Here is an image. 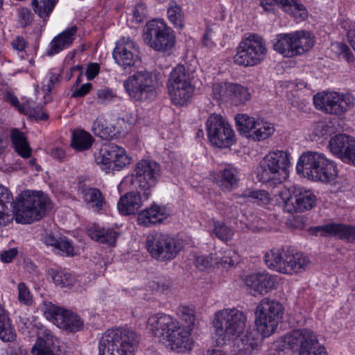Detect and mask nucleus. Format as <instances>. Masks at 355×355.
Returning a JSON list of instances; mask_svg holds the SVG:
<instances>
[{
  "label": "nucleus",
  "mask_w": 355,
  "mask_h": 355,
  "mask_svg": "<svg viewBox=\"0 0 355 355\" xmlns=\"http://www.w3.org/2000/svg\"><path fill=\"white\" fill-rule=\"evenodd\" d=\"M235 120L240 134L250 139L248 135H252L254 132V128L259 121H255L254 118L243 114H237Z\"/></svg>",
  "instance_id": "42"
},
{
  "label": "nucleus",
  "mask_w": 355,
  "mask_h": 355,
  "mask_svg": "<svg viewBox=\"0 0 355 355\" xmlns=\"http://www.w3.org/2000/svg\"><path fill=\"white\" fill-rule=\"evenodd\" d=\"M19 253L17 248H12L8 250H3L0 253V260L4 263L12 262Z\"/></svg>",
  "instance_id": "58"
},
{
  "label": "nucleus",
  "mask_w": 355,
  "mask_h": 355,
  "mask_svg": "<svg viewBox=\"0 0 355 355\" xmlns=\"http://www.w3.org/2000/svg\"><path fill=\"white\" fill-rule=\"evenodd\" d=\"M146 248L152 257L160 260H171L182 250V245L171 235L153 232L146 239Z\"/></svg>",
  "instance_id": "13"
},
{
  "label": "nucleus",
  "mask_w": 355,
  "mask_h": 355,
  "mask_svg": "<svg viewBox=\"0 0 355 355\" xmlns=\"http://www.w3.org/2000/svg\"><path fill=\"white\" fill-rule=\"evenodd\" d=\"M206 129L209 141L218 148L230 147L235 141L233 129L220 115H210L206 122Z\"/></svg>",
  "instance_id": "17"
},
{
  "label": "nucleus",
  "mask_w": 355,
  "mask_h": 355,
  "mask_svg": "<svg viewBox=\"0 0 355 355\" xmlns=\"http://www.w3.org/2000/svg\"><path fill=\"white\" fill-rule=\"evenodd\" d=\"M53 282L61 287L70 286L73 285L74 279L69 273L62 271H57L54 269H50L48 271Z\"/></svg>",
  "instance_id": "51"
},
{
  "label": "nucleus",
  "mask_w": 355,
  "mask_h": 355,
  "mask_svg": "<svg viewBox=\"0 0 355 355\" xmlns=\"http://www.w3.org/2000/svg\"><path fill=\"white\" fill-rule=\"evenodd\" d=\"M167 15L169 21L178 29H182L184 24V14L179 6H171L168 8Z\"/></svg>",
  "instance_id": "49"
},
{
  "label": "nucleus",
  "mask_w": 355,
  "mask_h": 355,
  "mask_svg": "<svg viewBox=\"0 0 355 355\" xmlns=\"http://www.w3.org/2000/svg\"><path fill=\"white\" fill-rule=\"evenodd\" d=\"M88 235L92 239L109 245H114L119 236L112 229H105L96 225L88 230Z\"/></svg>",
  "instance_id": "32"
},
{
  "label": "nucleus",
  "mask_w": 355,
  "mask_h": 355,
  "mask_svg": "<svg viewBox=\"0 0 355 355\" xmlns=\"http://www.w3.org/2000/svg\"><path fill=\"white\" fill-rule=\"evenodd\" d=\"M147 328L173 351L184 353L192 348L191 328L187 329L170 315L159 313L150 316Z\"/></svg>",
  "instance_id": "1"
},
{
  "label": "nucleus",
  "mask_w": 355,
  "mask_h": 355,
  "mask_svg": "<svg viewBox=\"0 0 355 355\" xmlns=\"http://www.w3.org/2000/svg\"><path fill=\"white\" fill-rule=\"evenodd\" d=\"M176 313L187 324L185 327L187 329L191 328L192 331L196 321L195 309L187 306H180L176 310Z\"/></svg>",
  "instance_id": "50"
},
{
  "label": "nucleus",
  "mask_w": 355,
  "mask_h": 355,
  "mask_svg": "<svg viewBox=\"0 0 355 355\" xmlns=\"http://www.w3.org/2000/svg\"><path fill=\"white\" fill-rule=\"evenodd\" d=\"M267 267L279 273L293 275L306 270L310 261L301 253H294L288 249L273 248L266 252L263 257Z\"/></svg>",
  "instance_id": "6"
},
{
  "label": "nucleus",
  "mask_w": 355,
  "mask_h": 355,
  "mask_svg": "<svg viewBox=\"0 0 355 355\" xmlns=\"http://www.w3.org/2000/svg\"><path fill=\"white\" fill-rule=\"evenodd\" d=\"M168 216L169 213L164 207L153 205L139 214L137 220L139 224L148 227L162 223Z\"/></svg>",
  "instance_id": "26"
},
{
  "label": "nucleus",
  "mask_w": 355,
  "mask_h": 355,
  "mask_svg": "<svg viewBox=\"0 0 355 355\" xmlns=\"http://www.w3.org/2000/svg\"><path fill=\"white\" fill-rule=\"evenodd\" d=\"M139 342V335L132 329H109L99 341V355H135Z\"/></svg>",
  "instance_id": "4"
},
{
  "label": "nucleus",
  "mask_w": 355,
  "mask_h": 355,
  "mask_svg": "<svg viewBox=\"0 0 355 355\" xmlns=\"http://www.w3.org/2000/svg\"><path fill=\"white\" fill-rule=\"evenodd\" d=\"M284 210L293 214L309 210L315 206V196L310 190L293 187L282 193Z\"/></svg>",
  "instance_id": "18"
},
{
  "label": "nucleus",
  "mask_w": 355,
  "mask_h": 355,
  "mask_svg": "<svg viewBox=\"0 0 355 355\" xmlns=\"http://www.w3.org/2000/svg\"><path fill=\"white\" fill-rule=\"evenodd\" d=\"M221 187L227 191H230L237 186L239 178L238 172L233 168H225L220 172Z\"/></svg>",
  "instance_id": "45"
},
{
  "label": "nucleus",
  "mask_w": 355,
  "mask_h": 355,
  "mask_svg": "<svg viewBox=\"0 0 355 355\" xmlns=\"http://www.w3.org/2000/svg\"><path fill=\"white\" fill-rule=\"evenodd\" d=\"M296 170L298 174L314 181L329 182L338 175L336 163L324 154L315 151H306L299 157Z\"/></svg>",
  "instance_id": "2"
},
{
  "label": "nucleus",
  "mask_w": 355,
  "mask_h": 355,
  "mask_svg": "<svg viewBox=\"0 0 355 355\" xmlns=\"http://www.w3.org/2000/svg\"><path fill=\"white\" fill-rule=\"evenodd\" d=\"M18 22L19 25L25 28L29 26L33 18V15L30 9L27 8H21L17 11Z\"/></svg>",
  "instance_id": "55"
},
{
  "label": "nucleus",
  "mask_w": 355,
  "mask_h": 355,
  "mask_svg": "<svg viewBox=\"0 0 355 355\" xmlns=\"http://www.w3.org/2000/svg\"><path fill=\"white\" fill-rule=\"evenodd\" d=\"M294 46L296 55L309 51L315 43L313 36L307 31H300L293 32Z\"/></svg>",
  "instance_id": "34"
},
{
  "label": "nucleus",
  "mask_w": 355,
  "mask_h": 355,
  "mask_svg": "<svg viewBox=\"0 0 355 355\" xmlns=\"http://www.w3.org/2000/svg\"><path fill=\"white\" fill-rule=\"evenodd\" d=\"M329 147L334 155L347 163L355 148V138L344 134L337 135L330 139Z\"/></svg>",
  "instance_id": "24"
},
{
  "label": "nucleus",
  "mask_w": 355,
  "mask_h": 355,
  "mask_svg": "<svg viewBox=\"0 0 355 355\" xmlns=\"http://www.w3.org/2000/svg\"><path fill=\"white\" fill-rule=\"evenodd\" d=\"M283 310L282 305L275 300L265 297L259 302L255 312V324L257 331L263 337H268L274 333Z\"/></svg>",
  "instance_id": "9"
},
{
  "label": "nucleus",
  "mask_w": 355,
  "mask_h": 355,
  "mask_svg": "<svg viewBox=\"0 0 355 355\" xmlns=\"http://www.w3.org/2000/svg\"><path fill=\"white\" fill-rule=\"evenodd\" d=\"M99 65L96 63L90 64L86 71V76L88 80L94 79L99 72Z\"/></svg>",
  "instance_id": "62"
},
{
  "label": "nucleus",
  "mask_w": 355,
  "mask_h": 355,
  "mask_svg": "<svg viewBox=\"0 0 355 355\" xmlns=\"http://www.w3.org/2000/svg\"><path fill=\"white\" fill-rule=\"evenodd\" d=\"M85 202L96 211L102 209L105 202L101 192L96 188L84 187L81 190Z\"/></svg>",
  "instance_id": "35"
},
{
  "label": "nucleus",
  "mask_w": 355,
  "mask_h": 355,
  "mask_svg": "<svg viewBox=\"0 0 355 355\" xmlns=\"http://www.w3.org/2000/svg\"><path fill=\"white\" fill-rule=\"evenodd\" d=\"M294 40L293 33L278 34L273 40V49L284 57L295 56Z\"/></svg>",
  "instance_id": "29"
},
{
  "label": "nucleus",
  "mask_w": 355,
  "mask_h": 355,
  "mask_svg": "<svg viewBox=\"0 0 355 355\" xmlns=\"http://www.w3.org/2000/svg\"><path fill=\"white\" fill-rule=\"evenodd\" d=\"M94 142L92 136L83 130L73 132L71 146L79 151L88 150Z\"/></svg>",
  "instance_id": "40"
},
{
  "label": "nucleus",
  "mask_w": 355,
  "mask_h": 355,
  "mask_svg": "<svg viewBox=\"0 0 355 355\" xmlns=\"http://www.w3.org/2000/svg\"><path fill=\"white\" fill-rule=\"evenodd\" d=\"M313 103L318 110L327 114L338 116L354 107V98L348 93L324 92L314 96Z\"/></svg>",
  "instance_id": "15"
},
{
  "label": "nucleus",
  "mask_w": 355,
  "mask_h": 355,
  "mask_svg": "<svg viewBox=\"0 0 355 355\" xmlns=\"http://www.w3.org/2000/svg\"><path fill=\"white\" fill-rule=\"evenodd\" d=\"M91 88H92L91 83H87V84L82 85L80 88L77 89L76 91H74L73 92L72 97H73V98L83 97L90 91Z\"/></svg>",
  "instance_id": "61"
},
{
  "label": "nucleus",
  "mask_w": 355,
  "mask_h": 355,
  "mask_svg": "<svg viewBox=\"0 0 355 355\" xmlns=\"http://www.w3.org/2000/svg\"><path fill=\"white\" fill-rule=\"evenodd\" d=\"M255 331H247L246 333L236 340L235 347L239 355H250L257 348L259 338Z\"/></svg>",
  "instance_id": "31"
},
{
  "label": "nucleus",
  "mask_w": 355,
  "mask_h": 355,
  "mask_svg": "<svg viewBox=\"0 0 355 355\" xmlns=\"http://www.w3.org/2000/svg\"><path fill=\"white\" fill-rule=\"evenodd\" d=\"M15 204L9 190L0 185V226H6L14 219Z\"/></svg>",
  "instance_id": "27"
},
{
  "label": "nucleus",
  "mask_w": 355,
  "mask_h": 355,
  "mask_svg": "<svg viewBox=\"0 0 355 355\" xmlns=\"http://www.w3.org/2000/svg\"><path fill=\"white\" fill-rule=\"evenodd\" d=\"M44 314L46 319L57 327L70 332L78 331L84 325L83 320L78 314L55 306L51 303L45 304Z\"/></svg>",
  "instance_id": "19"
},
{
  "label": "nucleus",
  "mask_w": 355,
  "mask_h": 355,
  "mask_svg": "<svg viewBox=\"0 0 355 355\" xmlns=\"http://www.w3.org/2000/svg\"><path fill=\"white\" fill-rule=\"evenodd\" d=\"M230 85V83L226 82L214 83L211 92L213 98L218 101H228Z\"/></svg>",
  "instance_id": "52"
},
{
  "label": "nucleus",
  "mask_w": 355,
  "mask_h": 355,
  "mask_svg": "<svg viewBox=\"0 0 355 355\" xmlns=\"http://www.w3.org/2000/svg\"><path fill=\"white\" fill-rule=\"evenodd\" d=\"M161 175L160 165L150 159H141L133 167L131 184L144 192L146 200L151 195L150 189L157 183Z\"/></svg>",
  "instance_id": "10"
},
{
  "label": "nucleus",
  "mask_w": 355,
  "mask_h": 355,
  "mask_svg": "<svg viewBox=\"0 0 355 355\" xmlns=\"http://www.w3.org/2000/svg\"><path fill=\"white\" fill-rule=\"evenodd\" d=\"M267 51L264 39L259 35L251 34L240 42L234 61L240 65L254 66L264 60Z\"/></svg>",
  "instance_id": "12"
},
{
  "label": "nucleus",
  "mask_w": 355,
  "mask_h": 355,
  "mask_svg": "<svg viewBox=\"0 0 355 355\" xmlns=\"http://www.w3.org/2000/svg\"><path fill=\"white\" fill-rule=\"evenodd\" d=\"M146 15V6L144 4H137L133 10V18L136 22L143 21Z\"/></svg>",
  "instance_id": "59"
},
{
  "label": "nucleus",
  "mask_w": 355,
  "mask_h": 355,
  "mask_svg": "<svg viewBox=\"0 0 355 355\" xmlns=\"http://www.w3.org/2000/svg\"><path fill=\"white\" fill-rule=\"evenodd\" d=\"M348 42L355 51V23H350L347 32Z\"/></svg>",
  "instance_id": "63"
},
{
  "label": "nucleus",
  "mask_w": 355,
  "mask_h": 355,
  "mask_svg": "<svg viewBox=\"0 0 355 355\" xmlns=\"http://www.w3.org/2000/svg\"><path fill=\"white\" fill-rule=\"evenodd\" d=\"M43 241L46 245L55 248L63 254L73 256L74 254V248L66 237L56 238L51 234H46L43 237Z\"/></svg>",
  "instance_id": "33"
},
{
  "label": "nucleus",
  "mask_w": 355,
  "mask_h": 355,
  "mask_svg": "<svg viewBox=\"0 0 355 355\" xmlns=\"http://www.w3.org/2000/svg\"><path fill=\"white\" fill-rule=\"evenodd\" d=\"M53 80H58V75H55L54 73H50L49 78L46 84H44L42 87V91L46 94H49L52 91L53 87Z\"/></svg>",
  "instance_id": "64"
},
{
  "label": "nucleus",
  "mask_w": 355,
  "mask_h": 355,
  "mask_svg": "<svg viewBox=\"0 0 355 355\" xmlns=\"http://www.w3.org/2000/svg\"><path fill=\"white\" fill-rule=\"evenodd\" d=\"M144 40L153 49L166 52L175 44V36L171 29L162 20H151L144 28Z\"/></svg>",
  "instance_id": "14"
},
{
  "label": "nucleus",
  "mask_w": 355,
  "mask_h": 355,
  "mask_svg": "<svg viewBox=\"0 0 355 355\" xmlns=\"http://www.w3.org/2000/svg\"><path fill=\"white\" fill-rule=\"evenodd\" d=\"M10 137L16 151L20 156L24 158L31 157V148L21 132L17 129H14L11 132Z\"/></svg>",
  "instance_id": "41"
},
{
  "label": "nucleus",
  "mask_w": 355,
  "mask_h": 355,
  "mask_svg": "<svg viewBox=\"0 0 355 355\" xmlns=\"http://www.w3.org/2000/svg\"><path fill=\"white\" fill-rule=\"evenodd\" d=\"M213 257H214V254H211L209 257L205 256H198L195 259L196 266L200 270H204L211 266L215 265V263L213 261Z\"/></svg>",
  "instance_id": "56"
},
{
  "label": "nucleus",
  "mask_w": 355,
  "mask_h": 355,
  "mask_svg": "<svg viewBox=\"0 0 355 355\" xmlns=\"http://www.w3.org/2000/svg\"><path fill=\"white\" fill-rule=\"evenodd\" d=\"M238 196L259 205H268L271 200L269 193L263 189L248 188L239 194Z\"/></svg>",
  "instance_id": "37"
},
{
  "label": "nucleus",
  "mask_w": 355,
  "mask_h": 355,
  "mask_svg": "<svg viewBox=\"0 0 355 355\" xmlns=\"http://www.w3.org/2000/svg\"><path fill=\"white\" fill-rule=\"evenodd\" d=\"M243 281L245 285L255 292L264 295L275 287V278L268 272H254L247 275Z\"/></svg>",
  "instance_id": "25"
},
{
  "label": "nucleus",
  "mask_w": 355,
  "mask_h": 355,
  "mask_svg": "<svg viewBox=\"0 0 355 355\" xmlns=\"http://www.w3.org/2000/svg\"><path fill=\"white\" fill-rule=\"evenodd\" d=\"M168 94L172 103L178 106L186 105L192 96L190 73L183 65H178L170 73L167 82Z\"/></svg>",
  "instance_id": "11"
},
{
  "label": "nucleus",
  "mask_w": 355,
  "mask_h": 355,
  "mask_svg": "<svg viewBox=\"0 0 355 355\" xmlns=\"http://www.w3.org/2000/svg\"><path fill=\"white\" fill-rule=\"evenodd\" d=\"M210 224L212 226L213 234H214L218 239L223 241H227L232 239L234 232L223 222L211 220Z\"/></svg>",
  "instance_id": "46"
},
{
  "label": "nucleus",
  "mask_w": 355,
  "mask_h": 355,
  "mask_svg": "<svg viewBox=\"0 0 355 355\" xmlns=\"http://www.w3.org/2000/svg\"><path fill=\"white\" fill-rule=\"evenodd\" d=\"M284 342L291 349L300 347V355H327L324 347L319 344L316 336L307 329L291 331L285 336Z\"/></svg>",
  "instance_id": "16"
},
{
  "label": "nucleus",
  "mask_w": 355,
  "mask_h": 355,
  "mask_svg": "<svg viewBox=\"0 0 355 355\" xmlns=\"http://www.w3.org/2000/svg\"><path fill=\"white\" fill-rule=\"evenodd\" d=\"M228 101L234 105L244 103L250 98L247 88L235 83H230Z\"/></svg>",
  "instance_id": "43"
},
{
  "label": "nucleus",
  "mask_w": 355,
  "mask_h": 355,
  "mask_svg": "<svg viewBox=\"0 0 355 355\" xmlns=\"http://www.w3.org/2000/svg\"><path fill=\"white\" fill-rule=\"evenodd\" d=\"M260 5L267 12L274 10L276 5L281 7L284 11L293 16L296 20L303 21L307 16L305 7L297 0H259Z\"/></svg>",
  "instance_id": "22"
},
{
  "label": "nucleus",
  "mask_w": 355,
  "mask_h": 355,
  "mask_svg": "<svg viewBox=\"0 0 355 355\" xmlns=\"http://www.w3.org/2000/svg\"><path fill=\"white\" fill-rule=\"evenodd\" d=\"M20 113L37 120H46L48 118L47 114L43 112L42 106L40 105H35L31 101H27L24 103V107L20 108Z\"/></svg>",
  "instance_id": "47"
},
{
  "label": "nucleus",
  "mask_w": 355,
  "mask_h": 355,
  "mask_svg": "<svg viewBox=\"0 0 355 355\" xmlns=\"http://www.w3.org/2000/svg\"><path fill=\"white\" fill-rule=\"evenodd\" d=\"M97 96L98 103L104 104L111 101L114 98L115 95L113 94L111 89L107 88H103L98 90Z\"/></svg>",
  "instance_id": "57"
},
{
  "label": "nucleus",
  "mask_w": 355,
  "mask_h": 355,
  "mask_svg": "<svg viewBox=\"0 0 355 355\" xmlns=\"http://www.w3.org/2000/svg\"><path fill=\"white\" fill-rule=\"evenodd\" d=\"M143 205L139 192L130 191L122 196L117 205L119 212L123 215H130L139 210Z\"/></svg>",
  "instance_id": "28"
},
{
  "label": "nucleus",
  "mask_w": 355,
  "mask_h": 355,
  "mask_svg": "<svg viewBox=\"0 0 355 355\" xmlns=\"http://www.w3.org/2000/svg\"><path fill=\"white\" fill-rule=\"evenodd\" d=\"M53 339L51 331L45 330L44 336H38L37 341L32 349L33 355H55L51 349V346L53 345Z\"/></svg>",
  "instance_id": "36"
},
{
  "label": "nucleus",
  "mask_w": 355,
  "mask_h": 355,
  "mask_svg": "<svg viewBox=\"0 0 355 355\" xmlns=\"http://www.w3.org/2000/svg\"><path fill=\"white\" fill-rule=\"evenodd\" d=\"M275 132V128L272 123L259 121L254 128V132L252 135H248L250 139L253 140H264L271 136Z\"/></svg>",
  "instance_id": "44"
},
{
  "label": "nucleus",
  "mask_w": 355,
  "mask_h": 355,
  "mask_svg": "<svg viewBox=\"0 0 355 355\" xmlns=\"http://www.w3.org/2000/svg\"><path fill=\"white\" fill-rule=\"evenodd\" d=\"M313 230L316 235L336 236L349 242H355V226L331 223L314 227Z\"/></svg>",
  "instance_id": "23"
},
{
  "label": "nucleus",
  "mask_w": 355,
  "mask_h": 355,
  "mask_svg": "<svg viewBox=\"0 0 355 355\" xmlns=\"http://www.w3.org/2000/svg\"><path fill=\"white\" fill-rule=\"evenodd\" d=\"M231 254V252H229L227 255L221 257L215 254L214 257H213L215 265L220 266L225 268L234 266L237 262V256L234 253H233L234 255Z\"/></svg>",
  "instance_id": "53"
},
{
  "label": "nucleus",
  "mask_w": 355,
  "mask_h": 355,
  "mask_svg": "<svg viewBox=\"0 0 355 355\" xmlns=\"http://www.w3.org/2000/svg\"><path fill=\"white\" fill-rule=\"evenodd\" d=\"M246 317L237 309H224L218 311L212 322L217 343L220 345L227 341L234 340L245 328Z\"/></svg>",
  "instance_id": "5"
},
{
  "label": "nucleus",
  "mask_w": 355,
  "mask_h": 355,
  "mask_svg": "<svg viewBox=\"0 0 355 355\" xmlns=\"http://www.w3.org/2000/svg\"><path fill=\"white\" fill-rule=\"evenodd\" d=\"M92 130L96 136L104 140L112 139L116 135L115 127L103 119H96Z\"/></svg>",
  "instance_id": "39"
},
{
  "label": "nucleus",
  "mask_w": 355,
  "mask_h": 355,
  "mask_svg": "<svg viewBox=\"0 0 355 355\" xmlns=\"http://www.w3.org/2000/svg\"><path fill=\"white\" fill-rule=\"evenodd\" d=\"M139 47L130 37H122L113 51L115 62L124 69L133 67L139 60Z\"/></svg>",
  "instance_id": "21"
},
{
  "label": "nucleus",
  "mask_w": 355,
  "mask_h": 355,
  "mask_svg": "<svg viewBox=\"0 0 355 355\" xmlns=\"http://www.w3.org/2000/svg\"><path fill=\"white\" fill-rule=\"evenodd\" d=\"M77 29V27L73 26L56 36L51 42V49L48 54L51 55L58 53L64 49L70 46L75 39Z\"/></svg>",
  "instance_id": "30"
},
{
  "label": "nucleus",
  "mask_w": 355,
  "mask_h": 355,
  "mask_svg": "<svg viewBox=\"0 0 355 355\" xmlns=\"http://www.w3.org/2000/svg\"><path fill=\"white\" fill-rule=\"evenodd\" d=\"M289 164V154L286 152L277 150L270 153L260 162L257 178L262 183L280 184L288 177Z\"/></svg>",
  "instance_id": "7"
},
{
  "label": "nucleus",
  "mask_w": 355,
  "mask_h": 355,
  "mask_svg": "<svg viewBox=\"0 0 355 355\" xmlns=\"http://www.w3.org/2000/svg\"><path fill=\"white\" fill-rule=\"evenodd\" d=\"M123 86L133 100L139 102L150 101L157 95V76L147 71H137L124 81Z\"/></svg>",
  "instance_id": "8"
},
{
  "label": "nucleus",
  "mask_w": 355,
  "mask_h": 355,
  "mask_svg": "<svg viewBox=\"0 0 355 355\" xmlns=\"http://www.w3.org/2000/svg\"><path fill=\"white\" fill-rule=\"evenodd\" d=\"M49 197L41 191H26L17 199L14 218L17 223L31 224L40 220L50 208Z\"/></svg>",
  "instance_id": "3"
},
{
  "label": "nucleus",
  "mask_w": 355,
  "mask_h": 355,
  "mask_svg": "<svg viewBox=\"0 0 355 355\" xmlns=\"http://www.w3.org/2000/svg\"><path fill=\"white\" fill-rule=\"evenodd\" d=\"M96 162L103 166V169L108 171H119L125 166L130 164L125 150L121 146L110 144L104 145L98 155L96 157Z\"/></svg>",
  "instance_id": "20"
},
{
  "label": "nucleus",
  "mask_w": 355,
  "mask_h": 355,
  "mask_svg": "<svg viewBox=\"0 0 355 355\" xmlns=\"http://www.w3.org/2000/svg\"><path fill=\"white\" fill-rule=\"evenodd\" d=\"M15 337V329L8 312L0 304V338L4 342H10L14 340Z\"/></svg>",
  "instance_id": "38"
},
{
  "label": "nucleus",
  "mask_w": 355,
  "mask_h": 355,
  "mask_svg": "<svg viewBox=\"0 0 355 355\" xmlns=\"http://www.w3.org/2000/svg\"><path fill=\"white\" fill-rule=\"evenodd\" d=\"M58 0H33V6L38 15L43 18H47L53 11Z\"/></svg>",
  "instance_id": "48"
},
{
  "label": "nucleus",
  "mask_w": 355,
  "mask_h": 355,
  "mask_svg": "<svg viewBox=\"0 0 355 355\" xmlns=\"http://www.w3.org/2000/svg\"><path fill=\"white\" fill-rule=\"evenodd\" d=\"M337 46L340 51V53L343 55V57L348 62H351L354 58V56L349 48L343 43L337 44Z\"/></svg>",
  "instance_id": "60"
},
{
  "label": "nucleus",
  "mask_w": 355,
  "mask_h": 355,
  "mask_svg": "<svg viewBox=\"0 0 355 355\" xmlns=\"http://www.w3.org/2000/svg\"><path fill=\"white\" fill-rule=\"evenodd\" d=\"M18 300L20 303L29 306L33 303V297L27 286L24 282H20L17 286Z\"/></svg>",
  "instance_id": "54"
}]
</instances>
